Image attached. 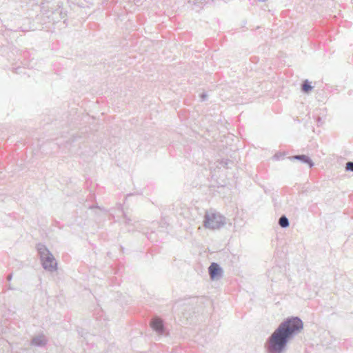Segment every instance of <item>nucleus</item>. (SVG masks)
<instances>
[{"label":"nucleus","instance_id":"obj_1","mask_svg":"<svg viewBox=\"0 0 353 353\" xmlns=\"http://www.w3.org/2000/svg\"><path fill=\"white\" fill-rule=\"evenodd\" d=\"M303 328V321L299 317L286 319L267 339L264 345L267 353H283L288 342Z\"/></svg>","mask_w":353,"mask_h":353},{"label":"nucleus","instance_id":"obj_9","mask_svg":"<svg viewBox=\"0 0 353 353\" xmlns=\"http://www.w3.org/2000/svg\"><path fill=\"white\" fill-rule=\"evenodd\" d=\"M312 88H313V87L310 85L308 80H305L303 81V83L302 84V87H301L303 92L307 93L310 91H311L312 90Z\"/></svg>","mask_w":353,"mask_h":353},{"label":"nucleus","instance_id":"obj_2","mask_svg":"<svg viewBox=\"0 0 353 353\" xmlns=\"http://www.w3.org/2000/svg\"><path fill=\"white\" fill-rule=\"evenodd\" d=\"M42 267L46 271L53 272L57 270V263L51 252L43 244L37 245Z\"/></svg>","mask_w":353,"mask_h":353},{"label":"nucleus","instance_id":"obj_13","mask_svg":"<svg viewBox=\"0 0 353 353\" xmlns=\"http://www.w3.org/2000/svg\"><path fill=\"white\" fill-rule=\"evenodd\" d=\"M12 274H8V276H7V280H8V281H10L12 280Z\"/></svg>","mask_w":353,"mask_h":353},{"label":"nucleus","instance_id":"obj_6","mask_svg":"<svg viewBox=\"0 0 353 353\" xmlns=\"http://www.w3.org/2000/svg\"><path fill=\"white\" fill-rule=\"evenodd\" d=\"M150 325L152 329L158 334H163L164 325L163 323V321L161 319L158 317L153 319L150 323Z\"/></svg>","mask_w":353,"mask_h":353},{"label":"nucleus","instance_id":"obj_5","mask_svg":"<svg viewBox=\"0 0 353 353\" xmlns=\"http://www.w3.org/2000/svg\"><path fill=\"white\" fill-rule=\"evenodd\" d=\"M208 272L212 280H218L222 277L223 270L216 263H212L208 268Z\"/></svg>","mask_w":353,"mask_h":353},{"label":"nucleus","instance_id":"obj_3","mask_svg":"<svg viewBox=\"0 0 353 353\" xmlns=\"http://www.w3.org/2000/svg\"><path fill=\"white\" fill-rule=\"evenodd\" d=\"M225 224V217L219 212L207 211L204 216L203 226L210 230H219Z\"/></svg>","mask_w":353,"mask_h":353},{"label":"nucleus","instance_id":"obj_11","mask_svg":"<svg viewBox=\"0 0 353 353\" xmlns=\"http://www.w3.org/2000/svg\"><path fill=\"white\" fill-rule=\"evenodd\" d=\"M123 218L125 219V223L126 224H129L130 222L131 221V219L128 217L125 213H123Z\"/></svg>","mask_w":353,"mask_h":353},{"label":"nucleus","instance_id":"obj_7","mask_svg":"<svg viewBox=\"0 0 353 353\" xmlns=\"http://www.w3.org/2000/svg\"><path fill=\"white\" fill-rule=\"evenodd\" d=\"M290 159H295L301 161L303 163L308 164L310 168L314 166V163L312 159L305 154L295 155L290 157Z\"/></svg>","mask_w":353,"mask_h":353},{"label":"nucleus","instance_id":"obj_8","mask_svg":"<svg viewBox=\"0 0 353 353\" xmlns=\"http://www.w3.org/2000/svg\"><path fill=\"white\" fill-rule=\"evenodd\" d=\"M279 225L283 228H288L290 225L288 219L285 215H282L279 218Z\"/></svg>","mask_w":353,"mask_h":353},{"label":"nucleus","instance_id":"obj_12","mask_svg":"<svg viewBox=\"0 0 353 353\" xmlns=\"http://www.w3.org/2000/svg\"><path fill=\"white\" fill-rule=\"evenodd\" d=\"M201 101H205L207 98V94L205 93H203L201 94Z\"/></svg>","mask_w":353,"mask_h":353},{"label":"nucleus","instance_id":"obj_15","mask_svg":"<svg viewBox=\"0 0 353 353\" xmlns=\"http://www.w3.org/2000/svg\"><path fill=\"white\" fill-rule=\"evenodd\" d=\"M8 290H13V288H12L11 285L9 284L8 286Z\"/></svg>","mask_w":353,"mask_h":353},{"label":"nucleus","instance_id":"obj_4","mask_svg":"<svg viewBox=\"0 0 353 353\" xmlns=\"http://www.w3.org/2000/svg\"><path fill=\"white\" fill-rule=\"evenodd\" d=\"M48 343V337L43 332H41L32 338L30 344L32 346L43 347H45Z\"/></svg>","mask_w":353,"mask_h":353},{"label":"nucleus","instance_id":"obj_14","mask_svg":"<svg viewBox=\"0 0 353 353\" xmlns=\"http://www.w3.org/2000/svg\"><path fill=\"white\" fill-rule=\"evenodd\" d=\"M274 157L276 159H279V155H278L277 154H276Z\"/></svg>","mask_w":353,"mask_h":353},{"label":"nucleus","instance_id":"obj_10","mask_svg":"<svg viewBox=\"0 0 353 353\" xmlns=\"http://www.w3.org/2000/svg\"><path fill=\"white\" fill-rule=\"evenodd\" d=\"M345 169H346V170H347V171L353 172V162H352V161H348V162L346 163Z\"/></svg>","mask_w":353,"mask_h":353}]
</instances>
